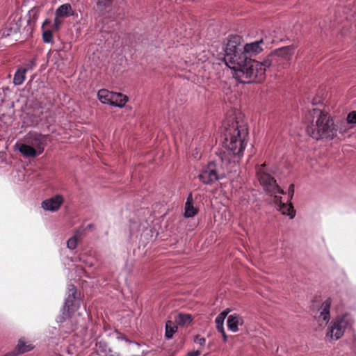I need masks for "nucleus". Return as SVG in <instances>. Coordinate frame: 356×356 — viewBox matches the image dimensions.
<instances>
[{"label":"nucleus","mask_w":356,"mask_h":356,"mask_svg":"<svg viewBox=\"0 0 356 356\" xmlns=\"http://www.w3.org/2000/svg\"><path fill=\"white\" fill-rule=\"evenodd\" d=\"M65 299L61 315L58 318L60 333L73 332L81 323L80 313L77 312L80 307L81 291H71Z\"/></svg>","instance_id":"obj_3"},{"label":"nucleus","mask_w":356,"mask_h":356,"mask_svg":"<svg viewBox=\"0 0 356 356\" xmlns=\"http://www.w3.org/2000/svg\"><path fill=\"white\" fill-rule=\"evenodd\" d=\"M26 67H23L24 69H27L28 70H32L33 67L35 66V63L33 60L29 61L26 65Z\"/></svg>","instance_id":"obj_35"},{"label":"nucleus","mask_w":356,"mask_h":356,"mask_svg":"<svg viewBox=\"0 0 356 356\" xmlns=\"http://www.w3.org/2000/svg\"><path fill=\"white\" fill-rule=\"evenodd\" d=\"M34 346L24 339L19 340L16 349L19 353H24L33 349Z\"/></svg>","instance_id":"obj_28"},{"label":"nucleus","mask_w":356,"mask_h":356,"mask_svg":"<svg viewBox=\"0 0 356 356\" xmlns=\"http://www.w3.org/2000/svg\"><path fill=\"white\" fill-rule=\"evenodd\" d=\"M26 72L27 69H24L23 67H19L16 70L13 78L15 86H20L24 83Z\"/></svg>","instance_id":"obj_27"},{"label":"nucleus","mask_w":356,"mask_h":356,"mask_svg":"<svg viewBox=\"0 0 356 356\" xmlns=\"http://www.w3.org/2000/svg\"><path fill=\"white\" fill-rule=\"evenodd\" d=\"M19 151L24 156L27 157H35L36 156L40 155V154L37 152L36 149L32 146H31L29 143H22L19 145Z\"/></svg>","instance_id":"obj_21"},{"label":"nucleus","mask_w":356,"mask_h":356,"mask_svg":"<svg viewBox=\"0 0 356 356\" xmlns=\"http://www.w3.org/2000/svg\"><path fill=\"white\" fill-rule=\"evenodd\" d=\"M223 127L222 146L224 150L219 159L222 163L234 166L243 155L248 134V127L243 122L236 120L225 122Z\"/></svg>","instance_id":"obj_1"},{"label":"nucleus","mask_w":356,"mask_h":356,"mask_svg":"<svg viewBox=\"0 0 356 356\" xmlns=\"http://www.w3.org/2000/svg\"><path fill=\"white\" fill-rule=\"evenodd\" d=\"M114 92H110L106 89L99 90L97 92V97L99 100L102 104H110L111 102L112 97L113 96Z\"/></svg>","instance_id":"obj_26"},{"label":"nucleus","mask_w":356,"mask_h":356,"mask_svg":"<svg viewBox=\"0 0 356 356\" xmlns=\"http://www.w3.org/2000/svg\"><path fill=\"white\" fill-rule=\"evenodd\" d=\"M201 354V352L200 350H193L191 352H189L186 356H200Z\"/></svg>","instance_id":"obj_36"},{"label":"nucleus","mask_w":356,"mask_h":356,"mask_svg":"<svg viewBox=\"0 0 356 356\" xmlns=\"http://www.w3.org/2000/svg\"><path fill=\"white\" fill-rule=\"evenodd\" d=\"M21 26V17H19L17 19H14L13 21L8 22L0 31V38H6L17 34L20 31Z\"/></svg>","instance_id":"obj_13"},{"label":"nucleus","mask_w":356,"mask_h":356,"mask_svg":"<svg viewBox=\"0 0 356 356\" xmlns=\"http://www.w3.org/2000/svg\"><path fill=\"white\" fill-rule=\"evenodd\" d=\"M42 40L45 43H50L52 41L53 34V24L49 19H45L42 24Z\"/></svg>","instance_id":"obj_17"},{"label":"nucleus","mask_w":356,"mask_h":356,"mask_svg":"<svg viewBox=\"0 0 356 356\" xmlns=\"http://www.w3.org/2000/svg\"><path fill=\"white\" fill-rule=\"evenodd\" d=\"M93 227V225L92 223L90 224H88L86 227V229H84V230L86 231V229H91L92 227ZM82 229H83V228H81Z\"/></svg>","instance_id":"obj_37"},{"label":"nucleus","mask_w":356,"mask_h":356,"mask_svg":"<svg viewBox=\"0 0 356 356\" xmlns=\"http://www.w3.org/2000/svg\"><path fill=\"white\" fill-rule=\"evenodd\" d=\"M194 342L200 346H204L206 339L204 337H202L199 335H197L194 339Z\"/></svg>","instance_id":"obj_32"},{"label":"nucleus","mask_w":356,"mask_h":356,"mask_svg":"<svg viewBox=\"0 0 356 356\" xmlns=\"http://www.w3.org/2000/svg\"><path fill=\"white\" fill-rule=\"evenodd\" d=\"M197 213V209L193 206V197L191 195H189L186 199V202L185 203L184 207V217L185 218H192L196 215Z\"/></svg>","instance_id":"obj_20"},{"label":"nucleus","mask_w":356,"mask_h":356,"mask_svg":"<svg viewBox=\"0 0 356 356\" xmlns=\"http://www.w3.org/2000/svg\"><path fill=\"white\" fill-rule=\"evenodd\" d=\"M68 354L70 355H73V351H72V348H69L67 350Z\"/></svg>","instance_id":"obj_38"},{"label":"nucleus","mask_w":356,"mask_h":356,"mask_svg":"<svg viewBox=\"0 0 356 356\" xmlns=\"http://www.w3.org/2000/svg\"><path fill=\"white\" fill-rule=\"evenodd\" d=\"M177 326L174 325V323L169 321L165 324V337L168 339H171L175 334V332L177 331Z\"/></svg>","instance_id":"obj_30"},{"label":"nucleus","mask_w":356,"mask_h":356,"mask_svg":"<svg viewBox=\"0 0 356 356\" xmlns=\"http://www.w3.org/2000/svg\"><path fill=\"white\" fill-rule=\"evenodd\" d=\"M331 303L332 299L330 298H324L321 300V305L315 314V320L321 327L327 325L330 320Z\"/></svg>","instance_id":"obj_9"},{"label":"nucleus","mask_w":356,"mask_h":356,"mask_svg":"<svg viewBox=\"0 0 356 356\" xmlns=\"http://www.w3.org/2000/svg\"><path fill=\"white\" fill-rule=\"evenodd\" d=\"M74 12L72 9L71 4L64 3L57 8L55 11V17L53 23V29L55 31L59 30L61 24H63V18L73 16Z\"/></svg>","instance_id":"obj_10"},{"label":"nucleus","mask_w":356,"mask_h":356,"mask_svg":"<svg viewBox=\"0 0 356 356\" xmlns=\"http://www.w3.org/2000/svg\"><path fill=\"white\" fill-rule=\"evenodd\" d=\"M64 199L62 195H56L42 201V207L46 211H56L59 209Z\"/></svg>","instance_id":"obj_15"},{"label":"nucleus","mask_w":356,"mask_h":356,"mask_svg":"<svg viewBox=\"0 0 356 356\" xmlns=\"http://www.w3.org/2000/svg\"><path fill=\"white\" fill-rule=\"evenodd\" d=\"M295 48L293 46H286L282 48L277 49L275 51V54L280 57L282 59L289 62L294 54Z\"/></svg>","instance_id":"obj_18"},{"label":"nucleus","mask_w":356,"mask_h":356,"mask_svg":"<svg viewBox=\"0 0 356 356\" xmlns=\"http://www.w3.org/2000/svg\"><path fill=\"white\" fill-rule=\"evenodd\" d=\"M347 122L349 124H356V111H351L348 114Z\"/></svg>","instance_id":"obj_31"},{"label":"nucleus","mask_w":356,"mask_h":356,"mask_svg":"<svg viewBox=\"0 0 356 356\" xmlns=\"http://www.w3.org/2000/svg\"><path fill=\"white\" fill-rule=\"evenodd\" d=\"M305 122L307 133L314 139H332L337 134L332 119L318 108L309 110Z\"/></svg>","instance_id":"obj_2"},{"label":"nucleus","mask_w":356,"mask_h":356,"mask_svg":"<svg viewBox=\"0 0 356 356\" xmlns=\"http://www.w3.org/2000/svg\"><path fill=\"white\" fill-rule=\"evenodd\" d=\"M39 15V10L37 8H33L29 10L27 19V32L31 31L34 26Z\"/></svg>","instance_id":"obj_24"},{"label":"nucleus","mask_w":356,"mask_h":356,"mask_svg":"<svg viewBox=\"0 0 356 356\" xmlns=\"http://www.w3.org/2000/svg\"><path fill=\"white\" fill-rule=\"evenodd\" d=\"M294 195V185L291 184L288 189L287 202H290Z\"/></svg>","instance_id":"obj_33"},{"label":"nucleus","mask_w":356,"mask_h":356,"mask_svg":"<svg viewBox=\"0 0 356 356\" xmlns=\"http://www.w3.org/2000/svg\"><path fill=\"white\" fill-rule=\"evenodd\" d=\"M271 65L272 61L269 59H266L263 62L248 60L241 69L234 72V76L243 83H260L265 79L266 70Z\"/></svg>","instance_id":"obj_5"},{"label":"nucleus","mask_w":356,"mask_h":356,"mask_svg":"<svg viewBox=\"0 0 356 356\" xmlns=\"http://www.w3.org/2000/svg\"><path fill=\"white\" fill-rule=\"evenodd\" d=\"M175 321L179 325L188 327L192 323V316L189 314L179 313L175 316Z\"/></svg>","instance_id":"obj_22"},{"label":"nucleus","mask_w":356,"mask_h":356,"mask_svg":"<svg viewBox=\"0 0 356 356\" xmlns=\"http://www.w3.org/2000/svg\"><path fill=\"white\" fill-rule=\"evenodd\" d=\"M257 176L260 184L267 193L271 195L284 194L283 190L278 186L276 180L268 172L265 164L260 165L257 168Z\"/></svg>","instance_id":"obj_8"},{"label":"nucleus","mask_w":356,"mask_h":356,"mask_svg":"<svg viewBox=\"0 0 356 356\" xmlns=\"http://www.w3.org/2000/svg\"><path fill=\"white\" fill-rule=\"evenodd\" d=\"M72 289V290L76 289V286H74V287H73Z\"/></svg>","instance_id":"obj_40"},{"label":"nucleus","mask_w":356,"mask_h":356,"mask_svg":"<svg viewBox=\"0 0 356 356\" xmlns=\"http://www.w3.org/2000/svg\"><path fill=\"white\" fill-rule=\"evenodd\" d=\"M243 38L238 35H229L224 44V61L227 66L236 72L247 62L248 57L243 50Z\"/></svg>","instance_id":"obj_4"},{"label":"nucleus","mask_w":356,"mask_h":356,"mask_svg":"<svg viewBox=\"0 0 356 356\" xmlns=\"http://www.w3.org/2000/svg\"><path fill=\"white\" fill-rule=\"evenodd\" d=\"M97 3V10L104 13L107 12L111 4V0H94Z\"/></svg>","instance_id":"obj_29"},{"label":"nucleus","mask_w":356,"mask_h":356,"mask_svg":"<svg viewBox=\"0 0 356 356\" xmlns=\"http://www.w3.org/2000/svg\"><path fill=\"white\" fill-rule=\"evenodd\" d=\"M265 42L263 39L256 40L243 45V50L248 57V60H252L251 57L255 56L264 50Z\"/></svg>","instance_id":"obj_11"},{"label":"nucleus","mask_w":356,"mask_h":356,"mask_svg":"<svg viewBox=\"0 0 356 356\" xmlns=\"http://www.w3.org/2000/svg\"><path fill=\"white\" fill-rule=\"evenodd\" d=\"M5 356H13V353H8Z\"/></svg>","instance_id":"obj_39"},{"label":"nucleus","mask_w":356,"mask_h":356,"mask_svg":"<svg viewBox=\"0 0 356 356\" xmlns=\"http://www.w3.org/2000/svg\"><path fill=\"white\" fill-rule=\"evenodd\" d=\"M275 194L274 195V202L277 206L279 211L284 215H286L290 219H293L295 217L296 211L293 209V206L289 202L286 201V203H284L282 201V197Z\"/></svg>","instance_id":"obj_14"},{"label":"nucleus","mask_w":356,"mask_h":356,"mask_svg":"<svg viewBox=\"0 0 356 356\" xmlns=\"http://www.w3.org/2000/svg\"><path fill=\"white\" fill-rule=\"evenodd\" d=\"M85 230L79 229L74 236L70 237L67 241V247L70 250H74L76 248L79 240L84 234Z\"/></svg>","instance_id":"obj_25"},{"label":"nucleus","mask_w":356,"mask_h":356,"mask_svg":"<svg viewBox=\"0 0 356 356\" xmlns=\"http://www.w3.org/2000/svg\"><path fill=\"white\" fill-rule=\"evenodd\" d=\"M243 323V319L238 314H233L227 318V327L232 332H236L238 330V325Z\"/></svg>","instance_id":"obj_16"},{"label":"nucleus","mask_w":356,"mask_h":356,"mask_svg":"<svg viewBox=\"0 0 356 356\" xmlns=\"http://www.w3.org/2000/svg\"><path fill=\"white\" fill-rule=\"evenodd\" d=\"M323 102V99L321 97H316L313 99L312 102V106L314 105L319 104Z\"/></svg>","instance_id":"obj_34"},{"label":"nucleus","mask_w":356,"mask_h":356,"mask_svg":"<svg viewBox=\"0 0 356 356\" xmlns=\"http://www.w3.org/2000/svg\"><path fill=\"white\" fill-rule=\"evenodd\" d=\"M128 101V97L122 95L120 92H113V96L112 97L111 105L122 108L123 107L127 102Z\"/></svg>","instance_id":"obj_23"},{"label":"nucleus","mask_w":356,"mask_h":356,"mask_svg":"<svg viewBox=\"0 0 356 356\" xmlns=\"http://www.w3.org/2000/svg\"><path fill=\"white\" fill-rule=\"evenodd\" d=\"M228 165L229 163H222L220 159L219 161L209 162L200 171L198 178L204 184L211 185L216 181L225 178L226 174L231 172Z\"/></svg>","instance_id":"obj_6"},{"label":"nucleus","mask_w":356,"mask_h":356,"mask_svg":"<svg viewBox=\"0 0 356 356\" xmlns=\"http://www.w3.org/2000/svg\"><path fill=\"white\" fill-rule=\"evenodd\" d=\"M26 142L33 147L41 154L45 145L44 137L38 133H31L26 138Z\"/></svg>","instance_id":"obj_12"},{"label":"nucleus","mask_w":356,"mask_h":356,"mask_svg":"<svg viewBox=\"0 0 356 356\" xmlns=\"http://www.w3.org/2000/svg\"><path fill=\"white\" fill-rule=\"evenodd\" d=\"M353 325L352 318L344 314L333 319L327 327L325 338L328 341H337L344 334L345 331L350 328Z\"/></svg>","instance_id":"obj_7"},{"label":"nucleus","mask_w":356,"mask_h":356,"mask_svg":"<svg viewBox=\"0 0 356 356\" xmlns=\"http://www.w3.org/2000/svg\"><path fill=\"white\" fill-rule=\"evenodd\" d=\"M229 311L225 310L220 312L216 318L215 323L216 325V329L220 332L223 337L224 341L226 340L227 337L223 327L224 321L227 316Z\"/></svg>","instance_id":"obj_19"}]
</instances>
